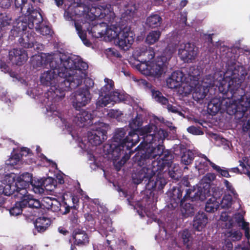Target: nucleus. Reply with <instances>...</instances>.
Returning a JSON list of instances; mask_svg holds the SVG:
<instances>
[{"mask_svg":"<svg viewBox=\"0 0 250 250\" xmlns=\"http://www.w3.org/2000/svg\"><path fill=\"white\" fill-rule=\"evenodd\" d=\"M18 82H20L21 84H24L25 86L28 88L27 92H30L33 94L38 95L40 94V91L38 88H40V86H42L41 88H43L44 90H42L45 91L46 89H48V87H44L42 84L41 83L40 79H17Z\"/></svg>","mask_w":250,"mask_h":250,"instance_id":"25","label":"nucleus"},{"mask_svg":"<svg viewBox=\"0 0 250 250\" xmlns=\"http://www.w3.org/2000/svg\"><path fill=\"white\" fill-rule=\"evenodd\" d=\"M224 183L226 188V189L228 191H229L231 193L234 194L235 192V190L232 187L231 183H230L229 181L226 179H224Z\"/></svg>","mask_w":250,"mask_h":250,"instance_id":"62","label":"nucleus"},{"mask_svg":"<svg viewBox=\"0 0 250 250\" xmlns=\"http://www.w3.org/2000/svg\"><path fill=\"white\" fill-rule=\"evenodd\" d=\"M79 112L77 113L75 117V120L80 124H83L82 126H85L93 124L92 121V114L88 111L85 110H81L79 109Z\"/></svg>","mask_w":250,"mask_h":250,"instance_id":"32","label":"nucleus"},{"mask_svg":"<svg viewBox=\"0 0 250 250\" xmlns=\"http://www.w3.org/2000/svg\"><path fill=\"white\" fill-rule=\"evenodd\" d=\"M14 182V179L10 176H6L4 180L0 185V207H2L5 202L4 198L2 196L3 194L5 196H10L16 193L15 190L12 187V184Z\"/></svg>","mask_w":250,"mask_h":250,"instance_id":"21","label":"nucleus"},{"mask_svg":"<svg viewBox=\"0 0 250 250\" xmlns=\"http://www.w3.org/2000/svg\"><path fill=\"white\" fill-rule=\"evenodd\" d=\"M245 79H202L201 83L198 80L192 91V97L195 101L203 100L208 93L210 95L218 90L224 95L228 96L238 103L231 104L227 107V113L230 115H238L244 117L250 108V100L244 101L245 91L241 83Z\"/></svg>","mask_w":250,"mask_h":250,"instance_id":"1","label":"nucleus"},{"mask_svg":"<svg viewBox=\"0 0 250 250\" xmlns=\"http://www.w3.org/2000/svg\"><path fill=\"white\" fill-rule=\"evenodd\" d=\"M200 74V69L194 66L173 71L167 78H188L187 75L190 78H198Z\"/></svg>","mask_w":250,"mask_h":250,"instance_id":"20","label":"nucleus"},{"mask_svg":"<svg viewBox=\"0 0 250 250\" xmlns=\"http://www.w3.org/2000/svg\"><path fill=\"white\" fill-rule=\"evenodd\" d=\"M108 115L111 118L117 119L120 118L123 115V113L119 110L112 109L110 110Z\"/></svg>","mask_w":250,"mask_h":250,"instance_id":"58","label":"nucleus"},{"mask_svg":"<svg viewBox=\"0 0 250 250\" xmlns=\"http://www.w3.org/2000/svg\"><path fill=\"white\" fill-rule=\"evenodd\" d=\"M141 167L140 169H137L132 174V182L137 185L142 183L143 181L147 182L149 176L156 174V172H160L159 170H154V167H152L150 164H146L143 165H138Z\"/></svg>","mask_w":250,"mask_h":250,"instance_id":"16","label":"nucleus"},{"mask_svg":"<svg viewBox=\"0 0 250 250\" xmlns=\"http://www.w3.org/2000/svg\"><path fill=\"white\" fill-rule=\"evenodd\" d=\"M224 198L221 199L220 196L216 197L214 195L210 198L206 202L205 210L206 212L213 213L217 210L221 203L222 204V208H229L231 206L230 201H228L227 204L224 203Z\"/></svg>","mask_w":250,"mask_h":250,"instance_id":"22","label":"nucleus"},{"mask_svg":"<svg viewBox=\"0 0 250 250\" xmlns=\"http://www.w3.org/2000/svg\"><path fill=\"white\" fill-rule=\"evenodd\" d=\"M53 198H51L50 197H44L43 198L41 204V208L43 207L44 208H46L48 210H49V208L50 206H51V203L53 200Z\"/></svg>","mask_w":250,"mask_h":250,"instance_id":"55","label":"nucleus"},{"mask_svg":"<svg viewBox=\"0 0 250 250\" xmlns=\"http://www.w3.org/2000/svg\"><path fill=\"white\" fill-rule=\"evenodd\" d=\"M127 131V129L125 128H118L115 130L112 138L113 142L115 144L104 146V151L107 149L105 154L112 153L113 155L120 157L122 155H125L126 150H130L139 142L140 137L137 134L133 132H129L128 135L126 136Z\"/></svg>","mask_w":250,"mask_h":250,"instance_id":"5","label":"nucleus"},{"mask_svg":"<svg viewBox=\"0 0 250 250\" xmlns=\"http://www.w3.org/2000/svg\"><path fill=\"white\" fill-rule=\"evenodd\" d=\"M248 75L247 78H250V66L249 73L243 66H237L233 69H228L225 74L222 77L220 74V78H246V76Z\"/></svg>","mask_w":250,"mask_h":250,"instance_id":"26","label":"nucleus"},{"mask_svg":"<svg viewBox=\"0 0 250 250\" xmlns=\"http://www.w3.org/2000/svg\"><path fill=\"white\" fill-rule=\"evenodd\" d=\"M210 195L209 183L201 184L196 189H186L182 186L174 187L170 196V202L173 208H176L183 202L204 201Z\"/></svg>","mask_w":250,"mask_h":250,"instance_id":"4","label":"nucleus"},{"mask_svg":"<svg viewBox=\"0 0 250 250\" xmlns=\"http://www.w3.org/2000/svg\"><path fill=\"white\" fill-rule=\"evenodd\" d=\"M167 86L170 89L179 88L183 79H166Z\"/></svg>","mask_w":250,"mask_h":250,"instance_id":"49","label":"nucleus"},{"mask_svg":"<svg viewBox=\"0 0 250 250\" xmlns=\"http://www.w3.org/2000/svg\"><path fill=\"white\" fill-rule=\"evenodd\" d=\"M109 125L103 122L95 123L87 132V138L89 143L97 146L102 144L107 138V131Z\"/></svg>","mask_w":250,"mask_h":250,"instance_id":"12","label":"nucleus"},{"mask_svg":"<svg viewBox=\"0 0 250 250\" xmlns=\"http://www.w3.org/2000/svg\"><path fill=\"white\" fill-rule=\"evenodd\" d=\"M163 171L149 176L148 181L146 183V189L153 191H160L163 189L167 184L166 180L161 176V173Z\"/></svg>","mask_w":250,"mask_h":250,"instance_id":"19","label":"nucleus"},{"mask_svg":"<svg viewBox=\"0 0 250 250\" xmlns=\"http://www.w3.org/2000/svg\"><path fill=\"white\" fill-rule=\"evenodd\" d=\"M9 60L17 65H21L28 59L26 51L21 48H14L9 52Z\"/></svg>","mask_w":250,"mask_h":250,"instance_id":"23","label":"nucleus"},{"mask_svg":"<svg viewBox=\"0 0 250 250\" xmlns=\"http://www.w3.org/2000/svg\"><path fill=\"white\" fill-rule=\"evenodd\" d=\"M41 83L44 87H49L46 89V97L55 101L60 100L65 96V91H70V83L71 79H63L59 84L58 79H40Z\"/></svg>","mask_w":250,"mask_h":250,"instance_id":"10","label":"nucleus"},{"mask_svg":"<svg viewBox=\"0 0 250 250\" xmlns=\"http://www.w3.org/2000/svg\"><path fill=\"white\" fill-rule=\"evenodd\" d=\"M102 6V13L104 16V18L110 19L113 16V8L110 4H106Z\"/></svg>","mask_w":250,"mask_h":250,"instance_id":"47","label":"nucleus"},{"mask_svg":"<svg viewBox=\"0 0 250 250\" xmlns=\"http://www.w3.org/2000/svg\"><path fill=\"white\" fill-rule=\"evenodd\" d=\"M208 222L207 215L204 212H198L194 218L193 228L197 231H202Z\"/></svg>","mask_w":250,"mask_h":250,"instance_id":"29","label":"nucleus"},{"mask_svg":"<svg viewBox=\"0 0 250 250\" xmlns=\"http://www.w3.org/2000/svg\"><path fill=\"white\" fill-rule=\"evenodd\" d=\"M14 3L17 8H21V12L22 8H28V6L30 5L27 3V0H15Z\"/></svg>","mask_w":250,"mask_h":250,"instance_id":"56","label":"nucleus"},{"mask_svg":"<svg viewBox=\"0 0 250 250\" xmlns=\"http://www.w3.org/2000/svg\"><path fill=\"white\" fill-rule=\"evenodd\" d=\"M61 203L55 198L53 199L51 206L49 207V210L53 212H57L61 210Z\"/></svg>","mask_w":250,"mask_h":250,"instance_id":"52","label":"nucleus"},{"mask_svg":"<svg viewBox=\"0 0 250 250\" xmlns=\"http://www.w3.org/2000/svg\"><path fill=\"white\" fill-rule=\"evenodd\" d=\"M105 84L103 86L99 93V97L96 102V106L104 107L111 103V98L114 86L112 79H104Z\"/></svg>","mask_w":250,"mask_h":250,"instance_id":"15","label":"nucleus"},{"mask_svg":"<svg viewBox=\"0 0 250 250\" xmlns=\"http://www.w3.org/2000/svg\"><path fill=\"white\" fill-rule=\"evenodd\" d=\"M103 15L101 5L99 6H91L90 5L88 13L87 14V20L93 21L96 19H102L104 18Z\"/></svg>","mask_w":250,"mask_h":250,"instance_id":"36","label":"nucleus"},{"mask_svg":"<svg viewBox=\"0 0 250 250\" xmlns=\"http://www.w3.org/2000/svg\"><path fill=\"white\" fill-rule=\"evenodd\" d=\"M39 10H41V9H34L32 4L29 5L28 8H22L21 13L24 14V17L21 21L18 22L16 27L11 30V33L13 35L17 36L21 32L25 31L27 27L30 29H38L39 24H41L43 21L42 15Z\"/></svg>","mask_w":250,"mask_h":250,"instance_id":"8","label":"nucleus"},{"mask_svg":"<svg viewBox=\"0 0 250 250\" xmlns=\"http://www.w3.org/2000/svg\"><path fill=\"white\" fill-rule=\"evenodd\" d=\"M84 2L85 0H74L65 10L64 17L68 21H74L73 24L79 37L84 44L90 46L91 43L86 38V33L83 30L81 23L74 19V17L78 16L87 19V14L88 13L90 5H86Z\"/></svg>","mask_w":250,"mask_h":250,"instance_id":"6","label":"nucleus"},{"mask_svg":"<svg viewBox=\"0 0 250 250\" xmlns=\"http://www.w3.org/2000/svg\"><path fill=\"white\" fill-rule=\"evenodd\" d=\"M162 21V18L159 14H151L146 18V24L149 28H157L160 27Z\"/></svg>","mask_w":250,"mask_h":250,"instance_id":"35","label":"nucleus"},{"mask_svg":"<svg viewBox=\"0 0 250 250\" xmlns=\"http://www.w3.org/2000/svg\"><path fill=\"white\" fill-rule=\"evenodd\" d=\"M69 241L71 243L70 250H76L77 247L83 248L88 246L90 238L86 231L82 228H77L72 230Z\"/></svg>","mask_w":250,"mask_h":250,"instance_id":"14","label":"nucleus"},{"mask_svg":"<svg viewBox=\"0 0 250 250\" xmlns=\"http://www.w3.org/2000/svg\"><path fill=\"white\" fill-rule=\"evenodd\" d=\"M138 5L136 3L130 2L125 6L124 14L126 16H133L137 12Z\"/></svg>","mask_w":250,"mask_h":250,"instance_id":"44","label":"nucleus"},{"mask_svg":"<svg viewBox=\"0 0 250 250\" xmlns=\"http://www.w3.org/2000/svg\"><path fill=\"white\" fill-rule=\"evenodd\" d=\"M194 154L192 151L188 149L183 152L181 158V163L185 165L190 164L193 161Z\"/></svg>","mask_w":250,"mask_h":250,"instance_id":"40","label":"nucleus"},{"mask_svg":"<svg viewBox=\"0 0 250 250\" xmlns=\"http://www.w3.org/2000/svg\"><path fill=\"white\" fill-rule=\"evenodd\" d=\"M199 79H183L180 84L179 90L185 94L191 93L195 88V84H198Z\"/></svg>","mask_w":250,"mask_h":250,"instance_id":"30","label":"nucleus"},{"mask_svg":"<svg viewBox=\"0 0 250 250\" xmlns=\"http://www.w3.org/2000/svg\"><path fill=\"white\" fill-rule=\"evenodd\" d=\"M167 136V133L161 128L146 136L141 143L144 149L135 156L137 164H150L154 167L155 171L168 169L174 156L170 150L165 149V146L161 144Z\"/></svg>","mask_w":250,"mask_h":250,"instance_id":"3","label":"nucleus"},{"mask_svg":"<svg viewBox=\"0 0 250 250\" xmlns=\"http://www.w3.org/2000/svg\"><path fill=\"white\" fill-rule=\"evenodd\" d=\"M162 105H167V108L168 112L173 113L177 114L179 115L182 116L183 115L182 112L175 106L168 103V100L167 99V103L166 104H162Z\"/></svg>","mask_w":250,"mask_h":250,"instance_id":"53","label":"nucleus"},{"mask_svg":"<svg viewBox=\"0 0 250 250\" xmlns=\"http://www.w3.org/2000/svg\"><path fill=\"white\" fill-rule=\"evenodd\" d=\"M36 34L33 32L27 31L21 34V36L19 39V42L21 46L25 48H30L34 46L37 43Z\"/></svg>","mask_w":250,"mask_h":250,"instance_id":"28","label":"nucleus"},{"mask_svg":"<svg viewBox=\"0 0 250 250\" xmlns=\"http://www.w3.org/2000/svg\"><path fill=\"white\" fill-rule=\"evenodd\" d=\"M135 82H139L141 81V83L144 86L145 88L150 89L151 92V94L153 98L156 101L161 104H166L167 103V98L164 97L162 93L159 90H156L153 88V86L152 84L148 82L146 79H133Z\"/></svg>","mask_w":250,"mask_h":250,"instance_id":"27","label":"nucleus"},{"mask_svg":"<svg viewBox=\"0 0 250 250\" xmlns=\"http://www.w3.org/2000/svg\"><path fill=\"white\" fill-rule=\"evenodd\" d=\"M233 248V245L231 240L229 238L227 237L225 240L224 245L223 247L224 250H232Z\"/></svg>","mask_w":250,"mask_h":250,"instance_id":"61","label":"nucleus"},{"mask_svg":"<svg viewBox=\"0 0 250 250\" xmlns=\"http://www.w3.org/2000/svg\"><path fill=\"white\" fill-rule=\"evenodd\" d=\"M74 97L72 105L77 110L89 104L92 98L89 90L82 88L75 91Z\"/></svg>","mask_w":250,"mask_h":250,"instance_id":"17","label":"nucleus"},{"mask_svg":"<svg viewBox=\"0 0 250 250\" xmlns=\"http://www.w3.org/2000/svg\"><path fill=\"white\" fill-rule=\"evenodd\" d=\"M128 95L124 93L114 91L111 95V103L124 102L126 100Z\"/></svg>","mask_w":250,"mask_h":250,"instance_id":"43","label":"nucleus"},{"mask_svg":"<svg viewBox=\"0 0 250 250\" xmlns=\"http://www.w3.org/2000/svg\"><path fill=\"white\" fill-rule=\"evenodd\" d=\"M78 214V209H72V213L69 216L70 222L74 226L78 225L80 223Z\"/></svg>","mask_w":250,"mask_h":250,"instance_id":"50","label":"nucleus"},{"mask_svg":"<svg viewBox=\"0 0 250 250\" xmlns=\"http://www.w3.org/2000/svg\"><path fill=\"white\" fill-rule=\"evenodd\" d=\"M23 208H24V207L22 206V203H21V200L20 201H17L15 203L14 206L10 209L9 212L11 215L17 216L22 213Z\"/></svg>","mask_w":250,"mask_h":250,"instance_id":"45","label":"nucleus"},{"mask_svg":"<svg viewBox=\"0 0 250 250\" xmlns=\"http://www.w3.org/2000/svg\"><path fill=\"white\" fill-rule=\"evenodd\" d=\"M50 224L51 221L49 218L44 216L38 217L34 221V230L42 233L47 230Z\"/></svg>","mask_w":250,"mask_h":250,"instance_id":"31","label":"nucleus"},{"mask_svg":"<svg viewBox=\"0 0 250 250\" xmlns=\"http://www.w3.org/2000/svg\"><path fill=\"white\" fill-rule=\"evenodd\" d=\"M227 236L232 241H239L242 238V233L239 230H231L227 232Z\"/></svg>","mask_w":250,"mask_h":250,"instance_id":"48","label":"nucleus"},{"mask_svg":"<svg viewBox=\"0 0 250 250\" xmlns=\"http://www.w3.org/2000/svg\"><path fill=\"white\" fill-rule=\"evenodd\" d=\"M181 239L187 250L194 249L193 236L189 230L187 229H184L181 234Z\"/></svg>","mask_w":250,"mask_h":250,"instance_id":"33","label":"nucleus"},{"mask_svg":"<svg viewBox=\"0 0 250 250\" xmlns=\"http://www.w3.org/2000/svg\"><path fill=\"white\" fill-rule=\"evenodd\" d=\"M222 102L220 98L214 97L212 98L208 104V111L212 115H216L221 109Z\"/></svg>","mask_w":250,"mask_h":250,"instance_id":"34","label":"nucleus"},{"mask_svg":"<svg viewBox=\"0 0 250 250\" xmlns=\"http://www.w3.org/2000/svg\"><path fill=\"white\" fill-rule=\"evenodd\" d=\"M103 25L106 26V23L104 22L97 24L93 26L91 29L92 33H97L99 37L105 35L110 41H114L116 45L124 50H127L134 42V39L132 36H130V33L124 30L117 32L115 30L105 27L104 30H100L99 28Z\"/></svg>","mask_w":250,"mask_h":250,"instance_id":"7","label":"nucleus"},{"mask_svg":"<svg viewBox=\"0 0 250 250\" xmlns=\"http://www.w3.org/2000/svg\"><path fill=\"white\" fill-rule=\"evenodd\" d=\"M214 34H204L203 36V39L206 42H207L208 45L212 44L214 45L213 41H212V37L214 36Z\"/></svg>","mask_w":250,"mask_h":250,"instance_id":"59","label":"nucleus"},{"mask_svg":"<svg viewBox=\"0 0 250 250\" xmlns=\"http://www.w3.org/2000/svg\"><path fill=\"white\" fill-rule=\"evenodd\" d=\"M161 35V32L159 30L150 31L147 35L146 42L147 44H153L156 42Z\"/></svg>","mask_w":250,"mask_h":250,"instance_id":"39","label":"nucleus"},{"mask_svg":"<svg viewBox=\"0 0 250 250\" xmlns=\"http://www.w3.org/2000/svg\"><path fill=\"white\" fill-rule=\"evenodd\" d=\"M83 79H71L70 83H68L70 85V91L81 85L83 82Z\"/></svg>","mask_w":250,"mask_h":250,"instance_id":"57","label":"nucleus"},{"mask_svg":"<svg viewBox=\"0 0 250 250\" xmlns=\"http://www.w3.org/2000/svg\"><path fill=\"white\" fill-rule=\"evenodd\" d=\"M204 158L206 161L209 163L210 166L218 173H220L222 176L227 178L230 177V175H229L228 170L221 169L219 166H217L214 163L212 162L209 159H208L206 156H204Z\"/></svg>","mask_w":250,"mask_h":250,"instance_id":"41","label":"nucleus"},{"mask_svg":"<svg viewBox=\"0 0 250 250\" xmlns=\"http://www.w3.org/2000/svg\"><path fill=\"white\" fill-rule=\"evenodd\" d=\"M154 57L155 52L153 49H146L144 51L139 52V55H138L139 59H138V61L140 62L139 64H149L148 62L149 61L152 60Z\"/></svg>","mask_w":250,"mask_h":250,"instance_id":"37","label":"nucleus"},{"mask_svg":"<svg viewBox=\"0 0 250 250\" xmlns=\"http://www.w3.org/2000/svg\"><path fill=\"white\" fill-rule=\"evenodd\" d=\"M208 246L206 242L200 241L198 242V245L195 246L194 249L197 250H208Z\"/></svg>","mask_w":250,"mask_h":250,"instance_id":"60","label":"nucleus"},{"mask_svg":"<svg viewBox=\"0 0 250 250\" xmlns=\"http://www.w3.org/2000/svg\"><path fill=\"white\" fill-rule=\"evenodd\" d=\"M32 62L34 67L49 65L51 68L44 72L40 78H89L87 76V63L60 52L44 56H33Z\"/></svg>","mask_w":250,"mask_h":250,"instance_id":"2","label":"nucleus"},{"mask_svg":"<svg viewBox=\"0 0 250 250\" xmlns=\"http://www.w3.org/2000/svg\"><path fill=\"white\" fill-rule=\"evenodd\" d=\"M198 49L190 42L182 43L178 49V55L184 62H190L195 59Z\"/></svg>","mask_w":250,"mask_h":250,"instance_id":"18","label":"nucleus"},{"mask_svg":"<svg viewBox=\"0 0 250 250\" xmlns=\"http://www.w3.org/2000/svg\"><path fill=\"white\" fill-rule=\"evenodd\" d=\"M188 133L195 135H200L204 134V132L201 130L200 127H196L192 125L187 128Z\"/></svg>","mask_w":250,"mask_h":250,"instance_id":"54","label":"nucleus"},{"mask_svg":"<svg viewBox=\"0 0 250 250\" xmlns=\"http://www.w3.org/2000/svg\"><path fill=\"white\" fill-rule=\"evenodd\" d=\"M12 19L11 15L6 12L0 13V27H4L10 25L12 23Z\"/></svg>","mask_w":250,"mask_h":250,"instance_id":"42","label":"nucleus"},{"mask_svg":"<svg viewBox=\"0 0 250 250\" xmlns=\"http://www.w3.org/2000/svg\"><path fill=\"white\" fill-rule=\"evenodd\" d=\"M171 57V52H164L161 56L157 57L155 61L149 64H138L136 67L144 75L160 78L166 73L169 61Z\"/></svg>","mask_w":250,"mask_h":250,"instance_id":"9","label":"nucleus"},{"mask_svg":"<svg viewBox=\"0 0 250 250\" xmlns=\"http://www.w3.org/2000/svg\"><path fill=\"white\" fill-rule=\"evenodd\" d=\"M15 194V198H19L21 200L22 206L24 208L27 207L31 209H39L41 208V204L39 200L34 199L30 195L24 194L22 195L21 192Z\"/></svg>","mask_w":250,"mask_h":250,"instance_id":"24","label":"nucleus"},{"mask_svg":"<svg viewBox=\"0 0 250 250\" xmlns=\"http://www.w3.org/2000/svg\"><path fill=\"white\" fill-rule=\"evenodd\" d=\"M179 205L181 206V210L184 217L187 218L194 215L195 209L192 204L187 201Z\"/></svg>","mask_w":250,"mask_h":250,"instance_id":"38","label":"nucleus"},{"mask_svg":"<svg viewBox=\"0 0 250 250\" xmlns=\"http://www.w3.org/2000/svg\"><path fill=\"white\" fill-rule=\"evenodd\" d=\"M238 223L242 222V229L245 231L246 230H249L250 227H249V223L248 222H246L244 221V218L242 216L239 217V219L237 221Z\"/></svg>","mask_w":250,"mask_h":250,"instance_id":"63","label":"nucleus"},{"mask_svg":"<svg viewBox=\"0 0 250 250\" xmlns=\"http://www.w3.org/2000/svg\"><path fill=\"white\" fill-rule=\"evenodd\" d=\"M12 178L13 177L11 176ZM15 179L14 177H13ZM31 185L33 190L36 193L42 194L44 192L45 188V182L41 180L33 183L32 175L28 172H25L18 177L16 180L14 179V182L12 184V187L17 193L21 192L22 195L27 194L26 189L29 185Z\"/></svg>","mask_w":250,"mask_h":250,"instance_id":"11","label":"nucleus"},{"mask_svg":"<svg viewBox=\"0 0 250 250\" xmlns=\"http://www.w3.org/2000/svg\"><path fill=\"white\" fill-rule=\"evenodd\" d=\"M83 83L85 84V87L82 88H87L88 90L90 87H92L94 84L93 79H83Z\"/></svg>","mask_w":250,"mask_h":250,"instance_id":"64","label":"nucleus"},{"mask_svg":"<svg viewBox=\"0 0 250 250\" xmlns=\"http://www.w3.org/2000/svg\"><path fill=\"white\" fill-rule=\"evenodd\" d=\"M36 30L43 36L51 35L52 32V29L48 25H42L39 24L38 29H35Z\"/></svg>","mask_w":250,"mask_h":250,"instance_id":"51","label":"nucleus"},{"mask_svg":"<svg viewBox=\"0 0 250 250\" xmlns=\"http://www.w3.org/2000/svg\"><path fill=\"white\" fill-rule=\"evenodd\" d=\"M72 201L73 202V206H72L67 205L66 202L64 203V205L63 206L65 208L63 214H67L69 213L71 208L72 209H78L79 207V198L77 196L73 195L72 196Z\"/></svg>","mask_w":250,"mask_h":250,"instance_id":"46","label":"nucleus"},{"mask_svg":"<svg viewBox=\"0 0 250 250\" xmlns=\"http://www.w3.org/2000/svg\"><path fill=\"white\" fill-rule=\"evenodd\" d=\"M142 124V119L137 114L136 117L130 122L129 125L130 128L132 129L130 132H133L137 134L139 137V136H141L143 140L146 136L151 134L158 129V127L153 124H150L141 127Z\"/></svg>","mask_w":250,"mask_h":250,"instance_id":"13","label":"nucleus"}]
</instances>
